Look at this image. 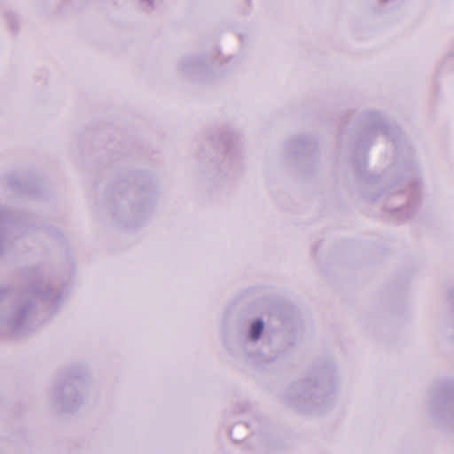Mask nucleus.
<instances>
[{
	"label": "nucleus",
	"mask_w": 454,
	"mask_h": 454,
	"mask_svg": "<svg viewBox=\"0 0 454 454\" xmlns=\"http://www.w3.org/2000/svg\"><path fill=\"white\" fill-rule=\"evenodd\" d=\"M153 0H142V4L145 9H149L152 7Z\"/></svg>",
	"instance_id": "obj_2"
},
{
	"label": "nucleus",
	"mask_w": 454,
	"mask_h": 454,
	"mask_svg": "<svg viewBox=\"0 0 454 454\" xmlns=\"http://www.w3.org/2000/svg\"><path fill=\"white\" fill-rule=\"evenodd\" d=\"M264 328V323L262 319L255 320L252 325L249 332V337L252 340H256L260 338Z\"/></svg>",
	"instance_id": "obj_1"
}]
</instances>
